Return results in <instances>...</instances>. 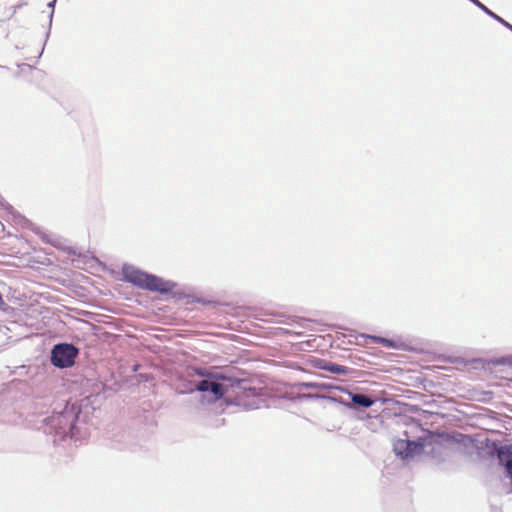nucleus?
<instances>
[{"label":"nucleus","instance_id":"1","mask_svg":"<svg viewBox=\"0 0 512 512\" xmlns=\"http://www.w3.org/2000/svg\"><path fill=\"white\" fill-rule=\"evenodd\" d=\"M126 281L146 290L156 291L160 293H168L172 291L174 285L163 279L147 274L134 268H125L123 270Z\"/></svg>","mask_w":512,"mask_h":512},{"label":"nucleus","instance_id":"2","mask_svg":"<svg viewBox=\"0 0 512 512\" xmlns=\"http://www.w3.org/2000/svg\"><path fill=\"white\" fill-rule=\"evenodd\" d=\"M77 354L78 350L73 345L58 344L52 349L51 362L59 368L71 367L75 362Z\"/></svg>","mask_w":512,"mask_h":512},{"label":"nucleus","instance_id":"10","mask_svg":"<svg viewBox=\"0 0 512 512\" xmlns=\"http://www.w3.org/2000/svg\"><path fill=\"white\" fill-rule=\"evenodd\" d=\"M196 373H197V375H199V376L207 377V378H209V374H210V372H209V371H206V370H203V369H198V370L196 371Z\"/></svg>","mask_w":512,"mask_h":512},{"label":"nucleus","instance_id":"11","mask_svg":"<svg viewBox=\"0 0 512 512\" xmlns=\"http://www.w3.org/2000/svg\"><path fill=\"white\" fill-rule=\"evenodd\" d=\"M5 305V301L3 299L2 294L0 293V307H3Z\"/></svg>","mask_w":512,"mask_h":512},{"label":"nucleus","instance_id":"7","mask_svg":"<svg viewBox=\"0 0 512 512\" xmlns=\"http://www.w3.org/2000/svg\"><path fill=\"white\" fill-rule=\"evenodd\" d=\"M324 369L337 374H345L346 373V367L337 365V364H330L328 366H324Z\"/></svg>","mask_w":512,"mask_h":512},{"label":"nucleus","instance_id":"9","mask_svg":"<svg viewBox=\"0 0 512 512\" xmlns=\"http://www.w3.org/2000/svg\"><path fill=\"white\" fill-rule=\"evenodd\" d=\"M492 17L495 18L496 20H498L499 22H501L502 24H504L505 26L509 27L512 30V26L509 23H507L504 19H502L501 17L496 15L495 13H494V16H492Z\"/></svg>","mask_w":512,"mask_h":512},{"label":"nucleus","instance_id":"5","mask_svg":"<svg viewBox=\"0 0 512 512\" xmlns=\"http://www.w3.org/2000/svg\"><path fill=\"white\" fill-rule=\"evenodd\" d=\"M351 400L353 404L361 407H370L374 404L375 400L371 399L370 397L364 395V394H353L349 393Z\"/></svg>","mask_w":512,"mask_h":512},{"label":"nucleus","instance_id":"4","mask_svg":"<svg viewBox=\"0 0 512 512\" xmlns=\"http://www.w3.org/2000/svg\"><path fill=\"white\" fill-rule=\"evenodd\" d=\"M197 390L201 392H207L210 391L213 393L216 399H220L224 396L225 390L224 387L215 382V381H208V380H202L197 384Z\"/></svg>","mask_w":512,"mask_h":512},{"label":"nucleus","instance_id":"6","mask_svg":"<svg viewBox=\"0 0 512 512\" xmlns=\"http://www.w3.org/2000/svg\"><path fill=\"white\" fill-rule=\"evenodd\" d=\"M360 337L365 340H370L373 343L381 344L387 348L395 347V343L392 340L384 338V337L368 335V334H361Z\"/></svg>","mask_w":512,"mask_h":512},{"label":"nucleus","instance_id":"3","mask_svg":"<svg viewBox=\"0 0 512 512\" xmlns=\"http://www.w3.org/2000/svg\"><path fill=\"white\" fill-rule=\"evenodd\" d=\"M496 454L499 463L505 467L508 477L512 480V446H500L496 449Z\"/></svg>","mask_w":512,"mask_h":512},{"label":"nucleus","instance_id":"8","mask_svg":"<svg viewBox=\"0 0 512 512\" xmlns=\"http://www.w3.org/2000/svg\"><path fill=\"white\" fill-rule=\"evenodd\" d=\"M209 379H212V380H227L228 378L225 375L221 374V373L210 372Z\"/></svg>","mask_w":512,"mask_h":512}]
</instances>
